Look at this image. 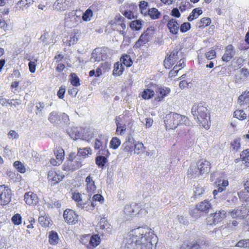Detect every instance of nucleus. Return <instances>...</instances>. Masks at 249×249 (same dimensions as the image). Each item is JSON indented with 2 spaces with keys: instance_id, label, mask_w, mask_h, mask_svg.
<instances>
[{
  "instance_id": "obj_38",
  "label": "nucleus",
  "mask_w": 249,
  "mask_h": 249,
  "mask_svg": "<svg viewBox=\"0 0 249 249\" xmlns=\"http://www.w3.org/2000/svg\"><path fill=\"white\" fill-rule=\"evenodd\" d=\"M135 142L133 139H129L123 144L124 150L126 152H132L134 150Z\"/></svg>"
},
{
  "instance_id": "obj_21",
  "label": "nucleus",
  "mask_w": 249,
  "mask_h": 249,
  "mask_svg": "<svg viewBox=\"0 0 249 249\" xmlns=\"http://www.w3.org/2000/svg\"><path fill=\"white\" fill-rule=\"evenodd\" d=\"M92 58L95 61L99 62L107 58L106 53L100 48H96L92 53Z\"/></svg>"
},
{
  "instance_id": "obj_12",
  "label": "nucleus",
  "mask_w": 249,
  "mask_h": 249,
  "mask_svg": "<svg viewBox=\"0 0 249 249\" xmlns=\"http://www.w3.org/2000/svg\"><path fill=\"white\" fill-rule=\"evenodd\" d=\"M178 53L177 50H173L165 57L163 64L166 69H170L175 64L178 59Z\"/></svg>"
},
{
  "instance_id": "obj_34",
  "label": "nucleus",
  "mask_w": 249,
  "mask_h": 249,
  "mask_svg": "<svg viewBox=\"0 0 249 249\" xmlns=\"http://www.w3.org/2000/svg\"><path fill=\"white\" fill-rule=\"evenodd\" d=\"M160 15V12L156 8H149L147 12V16H149L152 19H159Z\"/></svg>"
},
{
  "instance_id": "obj_58",
  "label": "nucleus",
  "mask_w": 249,
  "mask_h": 249,
  "mask_svg": "<svg viewBox=\"0 0 249 249\" xmlns=\"http://www.w3.org/2000/svg\"><path fill=\"white\" fill-rule=\"evenodd\" d=\"M204 192V189L203 188V187L198 185L196 187H195L194 196L195 198H196L197 196H201L202 194H203Z\"/></svg>"
},
{
  "instance_id": "obj_47",
  "label": "nucleus",
  "mask_w": 249,
  "mask_h": 249,
  "mask_svg": "<svg viewBox=\"0 0 249 249\" xmlns=\"http://www.w3.org/2000/svg\"><path fill=\"white\" fill-rule=\"evenodd\" d=\"M222 211H218V212H216L212 214L211 216L213 217V223L212 224H215L219 222H220L222 219L223 217L222 216ZM210 224H212L210 223Z\"/></svg>"
},
{
  "instance_id": "obj_48",
  "label": "nucleus",
  "mask_w": 249,
  "mask_h": 249,
  "mask_svg": "<svg viewBox=\"0 0 249 249\" xmlns=\"http://www.w3.org/2000/svg\"><path fill=\"white\" fill-rule=\"evenodd\" d=\"M121 140L117 137H114L112 138L109 143L110 148L116 149L121 145Z\"/></svg>"
},
{
  "instance_id": "obj_24",
  "label": "nucleus",
  "mask_w": 249,
  "mask_h": 249,
  "mask_svg": "<svg viewBox=\"0 0 249 249\" xmlns=\"http://www.w3.org/2000/svg\"><path fill=\"white\" fill-rule=\"evenodd\" d=\"M124 71V66H123L120 62L118 61L114 64L112 72V75L114 76L118 77L122 75Z\"/></svg>"
},
{
  "instance_id": "obj_31",
  "label": "nucleus",
  "mask_w": 249,
  "mask_h": 249,
  "mask_svg": "<svg viewBox=\"0 0 249 249\" xmlns=\"http://www.w3.org/2000/svg\"><path fill=\"white\" fill-rule=\"evenodd\" d=\"M240 158L245 167H249V148L243 150L240 153Z\"/></svg>"
},
{
  "instance_id": "obj_4",
  "label": "nucleus",
  "mask_w": 249,
  "mask_h": 249,
  "mask_svg": "<svg viewBox=\"0 0 249 249\" xmlns=\"http://www.w3.org/2000/svg\"><path fill=\"white\" fill-rule=\"evenodd\" d=\"M71 195V198L76 202L78 208L87 211H93L94 209L95 205L94 203L90 202V197L83 199L82 194L78 192H72Z\"/></svg>"
},
{
  "instance_id": "obj_27",
  "label": "nucleus",
  "mask_w": 249,
  "mask_h": 249,
  "mask_svg": "<svg viewBox=\"0 0 249 249\" xmlns=\"http://www.w3.org/2000/svg\"><path fill=\"white\" fill-rule=\"evenodd\" d=\"M101 239L98 234L92 235L89 240L88 247L89 249H93L100 244Z\"/></svg>"
},
{
  "instance_id": "obj_10",
  "label": "nucleus",
  "mask_w": 249,
  "mask_h": 249,
  "mask_svg": "<svg viewBox=\"0 0 249 249\" xmlns=\"http://www.w3.org/2000/svg\"><path fill=\"white\" fill-rule=\"evenodd\" d=\"M208 245L207 241L204 240L192 241L186 240L181 244L180 249H202V247H207Z\"/></svg>"
},
{
  "instance_id": "obj_33",
  "label": "nucleus",
  "mask_w": 249,
  "mask_h": 249,
  "mask_svg": "<svg viewBox=\"0 0 249 249\" xmlns=\"http://www.w3.org/2000/svg\"><path fill=\"white\" fill-rule=\"evenodd\" d=\"M202 10L200 8H196L194 9L189 16L187 18L189 21H192L193 20L196 19L198 17L202 14Z\"/></svg>"
},
{
  "instance_id": "obj_64",
  "label": "nucleus",
  "mask_w": 249,
  "mask_h": 249,
  "mask_svg": "<svg viewBox=\"0 0 249 249\" xmlns=\"http://www.w3.org/2000/svg\"><path fill=\"white\" fill-rule=\"evenodd\" d=\"M66 91V87L62 86L60 87L59 89L57 91V95L60 99H63L64 97V94Z\"/></svg>"
},
{
  "instance_id": "obj_61",
  "label": "nucleus",
  "mask_w": 249,
  "mask_h": 249,
  "mask_svg": "<svg viewBox=\"0 0 249 249\" xmlns=\"http://www.w3.org/2000/svg\"><path fill=\"white\" fill-rule=\"evenodd\" d=\"M75 0H57V5H59V8H63V6H61V5L64 4L65 6H68L69 5L73 3Z\"/></svg>"
},
{
  "instance_id": "obj_60",
  "label": "nucleus",
  "mask_w": 249,
  "mask_h": 249,
  "mask_svg": "<svg viewBox=\"0 0 249 249\" xmlns=\"http://www.w3.org/2000/svg\"><path fill=\"white\" fill-rule=\"evenodd\" d=\"M137 207H136V208ZM135 207H132V204L126 205L124 209V212L126 214L129 215H134L133 209Z\"/></svg>"
},
{
  "instance_id": "obj_11",
  "label": "nucleus",
  "mask_w": 249,
  "mask_h": 249,
  "mask_svg": "<svg viewBox=\"0 0 249 249\" xmlns=\"http://www.w3.org/2000/svg\"><path fill=\"white\" fill-rule=\"evenodd\" d=\"M63 216L65 221L68 225H73L78 223L79 215L72 209H66L63 212Z\"/></svg>"
},
{
  "instance_id": "obj_54",
  "label": "nucleus",
  "mask_w": 249,
  "mask_h": 249,
  "mask_svg": "<svg viewBox=\"0 0 249 249\" xmlns=\"http://www.w3.org/2000/svg\"><path fill=\"white\" fill-rule=\"evenodd\" d=\"M144 149L143 144L142 142H138L135 143L133 150L135 153L139 154L142 152L144 151Z\"/></svg>"
},
{
  "instance_id": "obj_19",
  "label": "nucleus",
  "mask_w": 249,
  "mask_h": 249,
  "mask_svg": "<svg viewBox=\"0 0 249 249\" xmlns=\"http://www.w3.org/2000/svg\"><path fill=\"white\" fill-rule=\"evenodd\" d=\"M122 119L121 115L116 116L115 119V122L116 125V134L121 136L124 135L126 130L125 124H122L120 122Z\"/></svg>"
},
{
  "instance_id": "obj_55",
  "label": "nucleus",
  "mask_w": 249,
  "mask_h": 249,
  "mask_svg": "<svg viewBox=\"0 0 249 249\" xmlns=\"http://www.w3.org/2000/svg\"><path fill=\"white\" fill-rule=\"evenodd\" d=\"M11 220L14 224L19 225L21 224L22 217L20 214L16 213L12 216Z\"/></svg>"
},
{
  "instance_id": "obj_17",
  "label": "nucleus",
  "mask_w": 249,
  "mask_h": 249,
  "mask_svg": "<svg viewBox=\"0 0 249 249\" xmlns=\"http://www.w3.org/2000/svg\"><path fill=\"white\" fill-rule=\"evenodd\" d=\"M150 38V35L148 32V30H147L146 31L142 34L139 39L134 44L133 48L134 49L140 48L141 47L144 46L149 41Z\"/></svg>"
},
{
  "instance_id": "obj_57",
  "label": "nucleus",
  "mask_w": 249,
  "mask_h": 249,
  "mask_svg": "<svg viewBox=\"0 0 249 249\" xmlns=\"http://www.w3.org/2000/svg\"><path fill=\"white\" fill-rule=\"evenodd\" d=\"M205 56L208 60L214 59L216 57V53L214 50H211L205 53Z\"/></svg>"
},
{
  "instance_id": "obj_1",
  "label": "nucleus",
  "mask_w": 249,
  "mask_h": 249,
  "mask_svg": "<svg viewBox=\"0 0 249 249\" xmlns=\"http://www.w3.org/2000/svg\"><path fill=\"white\" fill-rule=\"evenodd\" d=\"M150 233L144 228L139 227L132 230L129 238L126 239L123 249H150L152 248V238H149Z\"/></svg>"
},
{
  "instance_id": "obj_15",
  "label": "nucleus",
  "mask_w": 249,
  "mask_h": 249,
  "mask_svg": "<svg viewBox=\"0 0 249 249\" xmlns=\"http://www.w3.org/2000/svg\"><path fill=\"white\" fill-rule=\"evenodd\" d=\"M235 53L234 47L232 44H229L225 47V53L222 55L221 59L223 62H229L233 58Z\"/></svg>"
},
{
  "instance_id": "obj_30",
  "label": "nucleus",
  "mask_w": 249,
  "mask_h": 249,
  "mask_svg": "<svg viewBox=\"0 0 249 249\" xmlns=\"http://www.w3.org/2000/svg\"><path fill=\"white\" fill-rule=\"evenodd\" d=\"M68 132L70 137L73 140H76L81 138V133L77 127L70 128Z\"/></svg>"
},
{
  "instance_id": "obj_46",
  "label": "nucleus",
  "mask_w": 249,
  "mask_h": 249,
  "mask_svg": "<svg viewBox=\"0 0 249 249\" xmlns=\"http://www.w3.org/2000/svg\"><path fill=\"white\" fill-rule=\"evenodd\" d=\"M154 95V91L151 89H144L141 94L142 98L145 100H148L152 98Z\"/></svg>"
},
{
  "instance_id": "obj_26",
  "label": "nucleus",
  "mask_w": 249,
  "mask_h": 249,
  "mask_svg": "<svg viewBox=\"0 0 249 249\" xmlns=\"http://www.w3.org/2000/svg\"><path fill=\"white\" fill-rule=\"evenodd\" d=\"M230 148L232 151L238 152L241 147V138L237 137L231 141L230 143Z\"/></svg>"
},
{
  "instance_id": "obj_9",
  "label": "nucleus",
  "mask_w": 249,
  "mask_h": 249,
  "mask_svg": "<svg viewBox=\"0 0 249 249\" xmlns=\"http://www.w3.org/2000/svg\"><path fill=\"white\" fill-rule=\"evenodd\" d=\"M150 84L151 85L150 87H152L155 88L156 92L155 100L156 102H160L162 101L171 92V89L168 87L159 86L152 83H151Z\"/></svg>"
},
{
  "instance_id": "obj_39",
  "label": "nucleus",
  "mask_w": 249,
  "mask_h": 249,
  "mask_svg": "<svg viewBox=\"0 0 249 249\" xmlns=\"http://www.w3.org/2000/svg\"><path fill=\"white\" fill-rule=\"evenodd\" d=\"M33 0H20L17 4L20 9H27L33 4Z\"/></svg>"
},
{
  "instance_id": "obj_44",
  "label": "nucleus",
  "mask_w": 249,
  "mask_h": 249,
  "mask_svg": "<svg viewBox=\"0 0 249 249\" xmlns=\"http://www.w3.org/2000/svg\"><path fill=\"white\" fill-rule=\"evenodd\" d=\"M48 120L52 124L60 123V115L56 112L53 111L50 113Z\"/></svg>"
},
{
  "instance_id": "obj_13",
  "label": "nucleus",
  "mask_w": 249,
  "mask_h": 249,
  "mask_svg": "<svg viewBox=\"0 0 249 249\" xmlns=\"http://www.w3.org/2000/svg\"><path fill=\"white\" fill-rule=\"evenodd\" d=\"M24 200L27 205L35 206L38 204L39 199L36 193L32 191H29L25 193Z\"/></svg>"
},
{
  "instance_id": "obj_18",
  "label": "nucleus",
  "mask_w": 249,
  "mask_h": 249,
  "mask_svg": "<svg viewBox=\"0 0 249 249\" xmlns=\"http://www.w3.org/2000/svg\"><path fill=\"white\" fill-rule=\"evenodd\" d=\"M196 165L198 167L201 175L208 173L211 168V163L205 159H201L196 162Z\"/></svg>"
},
{
  "instance_id": "obj_35",
  "label": "nucleus",
  "mask_w": 249,
  "mask_h": 249,
  "mask_svg": "<svg viewBox=\"0 0 249 249\" xmlns=\"http://www.w3.org/2000/svg\"><path fill=\"white\" fill-rule=\"evenodd\" d=\"M53 153L56 159L61 160V161L63 162L65 158V152L64 149L60 146H57L54 149Z\"/></svg>"
},
{
  "instance_id": "obj_14",
  "label": "nucleus",
  "mask_w": 249,
  "mask_h": 249,
  "mask_svg": "<svg viewBox=\"0 0 249 249\" xmlns=\"http://www.w3.org/2000/svg\"><path fill=\"white\" fill-rule=\"evenodd\" d=\"M94 149L99 150L98 154L109 156L110 153L107 148L106 142H103L101 139H96Z\"/></svg>"
},
{
  "instance_id": "obj_56",
  "label": "nucleus",
  "mask_w": 249,
  "mask_h": 249,
  "mask_svg": "<svg viewBox=\"0 0 249 249\" xmlns=\"http://www.w3.org/2000/svg\"><path fill=\"white\" fill-rule=\"evenodd\" d=\"M236 246L239 248H249V239H242L239 241L236 244Z\"/></svg>"
},
{
  "instance_id": "obj_53",
  "label": "nucleus",
  "mask_w": 249,
  "mask_h": 249,
  "mask_svg": "<svg viewBox=\"0 0 249 249\" xmlns=\"http://www.w3.org/2000/svg\"><path fill=\"white\" fill-rule=\"evenodd\" d=\"M132 207H137L136 208H135L133 209L134 215L140 214V213L143 211L147 213V211L144 209H142L141 205L139 203H135L134 204H132Z\"/></svg>"
},
{
  "instance_id": "obj_5",
  "label": "nucleus",
  "mask_w": 249,
  "mask_h": 249,
  "mask_svg": "<svg viewBox=\"0 0 249 249\" xmlns=\"http://www.w3.org/2000/svg\"><path fill=\"white\" fill-rule=\"evenodd\" d=\"M82 164L80 159L76 157L75 153H70L64 163L63 164L62 169L66 172H73L78 170Z\"/></svg>"
},
{
  "instance_id": "obj_43",
  "label": "nucleus",
  "mask_w": 249,
  "mask_h": 249,
  "mask_svg": "<svg viewBox=\"0 0 249 249\" xmlns=\"http://www.w3.org/2000/svg\"><path fill=\"white\" fill-rule=\"evenodd\" d=\"M211 23V19L210 18H203L197 23V26L199 28H204Z\"/></svg>"
},
{
  "instance_id": "obj_63",
  "label": "nucleus",
  "mask_w": 249,
  "mask_h": 249,
  "mask_svg": "<svg viewBox=\"0 0 249 249\" xmlns=\"http://www.w3.org/2000/svg\"><path fill=\"white\" fill-rule=\"evenodd\" d=\"M104 201V197L100 194L94 195L92 197V202L94 201H99L100 203H103Z\"/></svg>"
},
{
  "instance_id": "obj_45",
  "label": "nucleus",
  "mask_w": 249,
  "mask_h": 249,
  "mask_svg": "<svg viewBox=\"0 0 249 249\" xmlns=\"http://www.w3.org/2000/svg\"><path fill=\"white\" fill-rule=\"evenodd\" d=\"M70 80L73 86L78 87L80 85V79L75 73H71Z\"/></svg>"
},
{
  "instance_id": "obj_62",
  "label": "nucleus",
  "mask_w": 249,
  "mask_h": 249,
  "mask_svg": "<svg viewBox=\"0 0 249 249\" xmlns=\"http://www.w3.org/2000/svg\"><path fill=\"white\" fill-rule=\"evenodd\" d=\"M99 66L103 71V72H105L108 71L110 69L111 64L108 62H105L101 63Z\"/></svg>"
},
{
  "instance_id": "obj_29",
  "label": "nucleus",
  "mask_w": 249,
  "mask_h": 249,
  "mask_svg": "<svg viewBox=\"0 0 249 249\" xmlns=\"http://www.w3.org/2000/svg\"><path fill=\"white\" fill-rule=\"evenodd\" d=\"M97 227L101 230H104L107 232H110L111 230V225L109 224L107 219L105 217L101 218L99 222Z\"/></svg>"
},
{
  "instance_id": "obj_2",
  "label": "nucleus",
  "mask_w": 249,
  "mask_h": 249,
  "mask_svg": "<svg viewBox=\"0 0 249 249\" xmlns=\"http://www.w3.org/2000/svg\"><path fill=\"white\" fill-rule=\"evenodd\" d=\"M164 123L166 129H175L179 125L185 126L187 128L182 133L185 134L190 131V127L192 125V122L187 116L175 112H170L167 114Z\"/></svg>"
},
{
  "instance_id": "obj_50",
  "label": "nucleus",
  "mask_w": 249,
  "mask_h": 249,
  "mask_svg": "<svg viewBox=\"0 0 249 249\" xmlns=\"http://www.w3.org/2000/svg\"><path fill=\"white\" fill-rule=\"evenodd\" d=\"M93 15V13L92 11L90 8H88L83 13L82 18L85 21H89L91 20V18L92 17Z\"/></svg>"
},
{
  "instance_id": "obj_36",
  "label": "nucleus",
  "mask_w": 249,
  "mask_h": 249,
  "mask_svg": "<svg viewBox=\"0 0 249 249\" xmlns=\"http://www.w3.org/2000/svg\"><path fill=\"white\" fill-rule=\"evenodd\" d=\"M59 237L56 232L52 231L49 232V242L52 245H55L58 243Z\"/></svg>"
},
{
  "instance_id": "obj_51",
  "label": "nucleus",
  "mask_w": 249,
  "mask_h": 249,
  "mask_svg": "<svg viewBox=\"0 0 249 249\" xmlns=\"http://www.w3.org/2000/svg\"><path fill=\"white\" fill-rule=\"evenodd\" d=\"M234 117L240 120H243L246 119L247 114L242 109L236 110L234 112Z\"/></svg>"
},
{
  "instance_id": "obj_59",
  "label": "nucleus",
  "mask_w": 249,
  "mask_h": 249,
  "mask_svg": "<svg viewBox=\"0 0 249 249\" xmlns=\"http://www.w3.org/2000/svg\"><path fill=\"white\" fill-rule=\"evenodd\" d=\"M191 29V24L189 22H184L179 27V30L181 33H185Z\"/></svg>"
},
{
  "instance_id": "obj_28",
  "label": "nucleus",
  "mask_w": 249,
  "mask_h": 249,
  "mask_svg": "<svg viewBox=\"0 0 249 249\" xmlns=\"http://www.w3.org/2000/svg\"><path fill=\"white\" fill-rule=\"evenodd\" d=\"M119 62L128 68L130 67L133 64V61L130 56L126 53H124L121 55Z\"/></svg>"
},
{
  "instance_id": "obj_25",
  "label": "nucleus",
  "mask_w": 249,
  "mask_h": 249,
  "mask_svg": "<svg viewBox=\"0 0 249 249\" xmlns=\"http://www.w3.org/2000/svg\"><path fill=\"white\" fill-rule=\"evenodd\" d=\"M187 176L191 178H196L201 176L198 167L196 166H190L187 171Z\"/></svg>"
},
{
  "instance_id": "obj_23",
  "label": "nucleus",
  "mask_w": 249,
  "mask_h": 249,
  "mask_svg": "<svg viewBox=\"0 0 249 249\" xmlns=\"http://www.w3.org/2000/svg\"><path fill=\"white\" fill-rule=\"evenodd\" d=\"M212 206L208 200H204L196 205V209L200 212L208 213Z\"/></svg>"
},
{
  "instance_id": "obj_37",
  "label": "nucleus",
  "mask_w": 249,
  "mask_h": 249,
  "mask_svg": "<svg viewBox=\"0 0 249 249\" xmlns=\"http://www.w3.org/2000/svg\"><path fill=\"white\" fill-rule=\"evenodd\" d=\"M51 222L50 217L46 215H41L38 217V222L43 227H48L52 224Z\"/></svg>"
},
{
  "instance_id": "obj_41",
  "label": "nucleus",
  "mask_w": 249,
  "mask_h": 249,
  "mask_svg": "<svg viewBox=\"0 0 249 249\" xmlns=\"http://www.w3.org/2000/svg\"><path fill=\"white\" fill-rule=\"evenodd\" d=\"M92 153V150L90 147L78 148L77 155L80 157L86 158Z\"/></svg>"
},
{
  "instance_id": "obj_7",
  "label": "nucleus",
  "mask_w": 249,
  "mask_h": 249,
  "mask_svg": "<svg viewBox=\"0 0 249 249\" xmlns=\"http://www.w3.org/2000/svg\"><path fill=\"white\" fill-rule=\"evenodd\" d=\"M65 177L60 170L55 168L50 170L47 173L48 181L52 186L55 185L62 181Z\"/></svg>"
},
{
  "instance_id": "obj_22",
  "label": "nucleus",
  "mask_w": 249,
  "mask_h": 249,
  "mask_svg": "<svg viewBox=\"0 0 249 249\" xmlns=\"http://www.w3.org/2000/svg\"><path fill=\"white\" fill-rule=\"evenodd\" d=\"M238 104L243 107H249V91H245L238 99Z\"/></svg>"
},
{
  "instance_id": "obj_32",
  "label": "nucleus",
  "mask_w": 249,
  "mask_h": 249,
  "mask_svg": "<svg viewBox=\"0 0 249 249\" xmlns=\"http://www.w3.org/2000/svg\"><path fill=\"white\" fill-rule=\"evenodd\" d=\"M105 155H100L95 158V163L98 167L103 168L105 164L107 162V157Z\"/></svg>"
},
{
  "instance_id": "obj_6",
  "label": "nucleus",
  "mask_w": 249,
  "mask_h": 249,
  "mask_svg": "<svg viewBox=\"0 0 249 249\" xmlns=\"http://www.w3.org/2000/svg\"><path fill=\"white\" fill-rule=\"evenodd\" d=\"M109 24L113 30L119 32L124 36H125L126 33L124 30L126 28V25L124 22V18L120 15L116 16L114 19L109 21Z\"/></svg>"
},
{
  "instance_id": "obj_49",
  "label": "nucleus",
  "mask_w": 249,
  "mask_h": 249,
  "mask_svg": "<svg viewBox=\"0 0 249 249\" xmlns=\"http://www.w3.org/2000/svg\"><path fill=\"white\" fill-rule=\"evenodd\" d=\"M148 6V3L145 1H141L139 3V8L142 14L144 16H147V7Z\"/></svg>"
},
{
  "instance_id": "obj_16",
  "label": "nucleus",
  "mask_w": 249,
  "mask_h": 249,
  "mask_svg": "<svg viewBox=\"0 0 249 249\" xmlns=\"http://www.w3.org/2000/svg\"><path fill=\"white\" fill-rule=\"evenodd\" d=\"M167 27L172 35H177L178 34L180 25L177 19L174 18H170L167 22Z\"/></svg>"
},
{
  "instance_id": "obj_42",
  "label": "nucleus",
  "mask_w": 249,
  "mask_h": 249,
  "mask_svg": "<svg viewBox=\"0 0 249 249\" xmlns=\"http://www.w3.org/2000/svg\"><path fill=\"white\" fill-rule=\"evenodd\" d=\"M13 166L20 173L23 174L26 171L24 164L19 160L15 161L13 163Z\"/></svg>"
},
{
  "instance_id": "obj_40",
  "label": "nucleus",
  "mask_w": 249,
  "mask_h": 249,
  "mask_svg": "<svg viewBox=\"0 0 249 249\" xmlns=\"http://www.w3.org/2000/svg\"><path fill=\"white\" fill-rule=\"evenodd\" d=\"M75 14V11L73 10L65 14L64 20L65 23H67L68 25L71 24V25L73 26V21L74 20Z\"/></svg>"
},
{
  "instance_id": "obj_52",
  "label": "nucleus",
  "mask_w": 249,
  "mask_h": 249,
  "mask_svg": "<svg viewBox=\"0 0 249 249\" xmlns=\"http://www.w3.org/2000/svg\"><path fill=\"white\" fill-rule=\"evenodd\" d=\"M142 22L139 20H133L130 22V28L135 31H138L142 28Z\"/></svg>"
},
{
  "instance_id": "obj_3",
  "label": "nucleus",
  "mask_w": 249,
  "mask_h": 249,
  "mask_svg": "<svg viewBox=\"0 0 249 249\" xmlns=\"http://www.w3.org/2000/svg\"><path fill=\"white\" fill-rule=\"evenodd\" d=\"M191 112L198 123L206 129L210 126V116L205 103H200L193 106Z\"/></svg>"
},
{
  "instance_id": "obj_8",
  "label": "nucleus",
  "mask_w": 249,
  "mask_h": 249,
  "mask_svg": "<svg viewBox=\"0 0 249 249\" xmlns=\"http://www.w3.org/2000/svg\"><path fill=\"white\" fill-rule=\"evenodd\" d=\"M12 191L5 185H0V206L8 205L11 201Z\"/></svg>"
},
{
  "instance_id": "obj_20",
  "label": "nucleus",
  "mask_w": 249,
  "mask_h": 249,
  "mask_svg": "<svg viewBox=\"0 0 249 249\" xmlns=\"http://www.w3.org/2000/svg\"><path fill=\"white\" fill-rule=\"evenodd\" d=\"M86 183V190L88 193L90 195V196L95 193L96 190V186L95 184V181L90 175L88 176L85 179Z\"/></svg>"
}]
</instances>
